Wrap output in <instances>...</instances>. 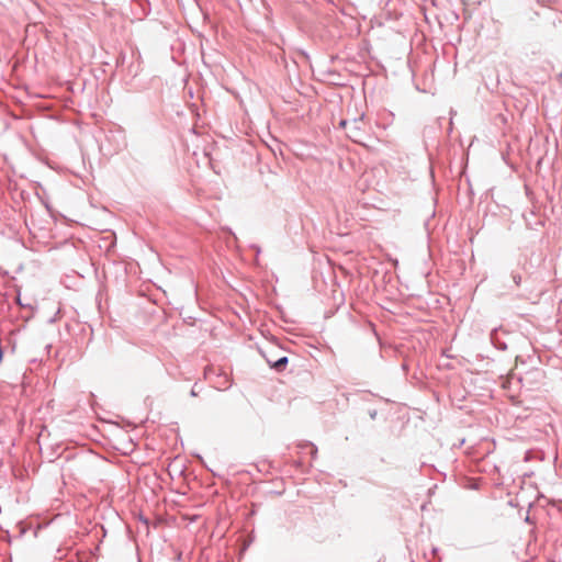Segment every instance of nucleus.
I'll return each instance as SVG.
<instances>
[{
  "instance_id": "obj_1",
  "label": "nucleus",
  "mask_w": 562,
  "mask_h": 562,
  "mask_svg": "<svg viewBox=\"0 0 562 562\" xmlns=\"http://www.w3.org/2000/svg\"><path fill=\"white\" fill-rule=\"evenodd\" d=\"M229 385V372L223 371L218 375V382L216 383L215 387L218 390H226Z\"/></svg>"
},
{
  "instance_id": "obj_2",
  "label": "nucleus",
  "mask_w": 562,
  "mask_h": 562,
  "mask_svg": "<svg viewBox=\"0 0 562 562\" xmlns=\"http://www.w3.org/2000/svg\"><path fill=\"white\" fill-rule=\"evenodd\" d=\"M192 132L194 134H196V135H205V134H207L206 127H204L203 125H200L198 122L193 125Z\"/></svg>"
},
{
  "instance_id": "obj_3",
  "label": "nucleus",
  "mask_w": 562,
  "mask_h": 562,
  "mask_svg": "<svg viewBox=\"0 0 562 562\" xmlns=\"http://www.w3.org/2000/svg\"><path fill=\"white\" fill-rule=\"evenodd\" d=\"M286 363H288V358L282 357L279 360H277L276 362H273L272 368H274L277 370H282Z\"/></svg>"
},
{
  "instance_id": "obj_4",
  "label": "nucleus",
  "mask_w": 562,
  "mask_h": 562,
  "mask_svg": "<svg viewBox=\"0 0 562 562\" xmlns=\"http://www.w3.org/2000/svg\"><path fill=\"white\" fill-rule=\"evenodd\" d=\"M514 282L516 285H520L521 283V277L519 274L513 276Z\"/></svg>"
},
{
  "instance_id": "obj_5",
  "label": "nucleus",
  "mask_w": 562,
  "mask_h": 562,
  "mask_svg": "<svg viewBox=\"0 0 562 562\" xmlns=\"http://www.w3.org/2000/svg\"><path fill=\"white\" fill-rule=\"evenodd\" d=\"M191 394H192L193 396H196V395L199 394L198 384H194V385H193V387H192V390H191Z\"/></svg>"
},
{
  "instance_id": "obj_6",
  "label": "nucleus",
  "mask_w": 562,
  "mask_h": 562,
  "mask_svg": "<svg viewBox=\"0 0 562 562\" xmlns=\"http://www.w3.org/2000/svg\"><path fill=\"white\" fill-rule=\"evenodd\" d=\"M347 124H348V122L346 120H342L340 122V126L344 127V128H346Z\"/></svg>"
},
{
  "instance_id": "obj_7",
  "label": "nucleus",
  "mask_w": 562,
  "mask_h": 562,
  "mask_svg": "<svg viewBox=\"0 0 562 562\" xmlns=\"http://www.w3.org/2000/svg\"><path fill=\"white\" fill-rule=\"evenodd\" d=\"M204 154H205V157L207 158V161H209V164H210V162H211V159L209 158V153L205 150V151H204Z\"/></svg>"
}]
</instances>
